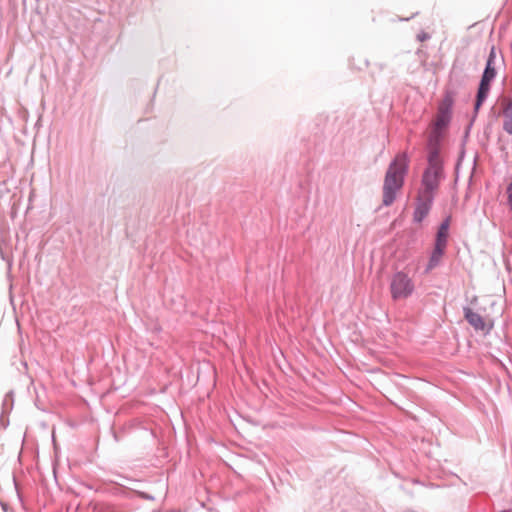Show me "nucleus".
Masks as SVG:
<instances>
[{"instance_id":"6e6552de","label":"nucleus","mask_w":512,"mask_h":512,"mask_svg":"<svg viewBox=\"0 0 512 512\" xmlns=\"http://www.w3.org/2000/svg\"><path fill=\"white\" fill-rule=\"evenodd\" d=\"M495 60H496V48L492 46L486 61V65L482 74V78L494 80L496 77V68H495Z\"/></svg>"},{"instance_id":"1a4fd4ad","label":"nucleus","mask_w":512,"mask_h":512,"mask_svg":"<svg viewBox=\"0 0 512 512\" xmlns=\"http://www.w3.org/2000/svg\"><path fill=\"white\" fill-rule=\"evenodd\" d=\"M503 130L512 135V100H505L502 108Z\"/></svg>"},{"instance_id":"2eb2a0df","label":"nucleus","mask_w":512,"mask_h":512,"mask_svg":"<svg viewBox=\"0 0 512 512\" xmlns=\"http://www.w3.org/2000/svg\"><path fill=\"white\" fill-rule=\"evenodd\" d=\"M140 495H141V497H142V498H144V499H147V500H154V497H153V496H151V495H149V494H147V493L142 492Z\"/></svg>"},{"instance_id":"7ed1b4c3","label":"nucleus","mask_w":512,"mask_h":512,"mask_svg":"<svg viewBox=\"0 0 512 512\" xmlns=\"http://www.w3.org/2000/svg\"><path fill=\"white\" fill-rule=\"evenodd\" d=\"M389 289L392 300H406L415 292V283L408 273L397 271L391 276Z\"/></svg>"},{"instance_id":"39448f33","label":"nucleus","mask_w":512,"mask_h":512,"mask_svg":"<svg viewBox=\"0 0 512 512\" xmlns=\"http://www.w3.org/2000/svg\"><path fill=\"white\" fill-rule=\"evenodd\" d=\"M435 197L433 195H427L418 192L415 209L413 213V221L421 223L429 214Z\"/></svg>"},{"instance_id":"9b49d317","label":"nucleus","mask_w":512,"mask_h":512,"mask_svg":"<svg viewBox=\"0 0 512 512\" xmlns=\"http://www.w3.org/2000/svg\"><path fill=\"white\" fill-rule=\"evenodd\" d=\"M13 405H14L13 392L9 391L8 393L5 394L3 401H2V412L0 415V423L4 426H5L4 418L13 409Z\"/></svg>"},{"instance_id":"4468645a","label":"nucleus","mask_w":512,"mask_h":512,"mask_svg":"<svg viewBox=\"0 0 512 512\" xmlns=\"http://www.w3.org/2000/svg\"><path fill=\"white\" fill-rule=\"evenodd\" d=\"M417 39L419 41L423 42V41L429 39V35L427 33H425V32H422V33L417 35Z\"/></svg>"},{"instance_id":"20e7f679","label":"nucleus","mask_w":512,"mask_h":512,"mask_svg":"<svg viewBox=\"0 0 512 512\" xmlns=\"http://www.w3.org/2000/svg\"><path fill=\"white\" fill-rule=\"evenodd\" d=\"M454 104V98L452 93L446 92L444 98L438 106L436 119L433 123V128L437 130H443L448 127L452 118V108Z\"/></svg>"},{"instance_id":"0eeeda50","label":"nucleus","mask_w":512,"mask_h":512,"mask_svg":"<svg viewBox=\"0 0 512 512\" xmlns=\"http://www.w3.org/2000/svg\"><path fill=\"white\" fill-rule=\"evenodd\" d=\"M464 317L466 321L477 331H484L486 329V323L483 319V317L477 313L474 312L469 307L463 308Z\"/></svg>"},{"instance_id":"f8f14e48","label":"nucleus","mask_w":512,"mask_h":512,"mask_svg":"<svg viewBox=\"0 0 512 512\" xmlns=\"http://www.w3.org/2000/svg\"><path fill=\"white\" fill-rule=\"evenodd\" d=\"M446 247L435 245L434 250L430 256L426 271L434 269L440 262Z\"/></svg>"},{"instance_id":"dca6fc26","label":"nucleus","mask_w":512,"mask_h":512,"mask_svg":"<svg viewBox=\"0 0 512 512\" xmlns=\"http://www.w3.org/2000/svg\"><path fill=\"white\" fill-rule=\"evenodd\" d=\"M482 103H479L478 104V97H476V101H475V106H474V110L475 112H477L479 110V108L481 107Z\"/></svg>"},{"instance_id":"9d476101","label":"nucleus","mask_w":512,"mask_h":512,"mask_svg":"<svg viewBox=\"0 0 512 512\" xmlns=\"http://www.w3.org/2000/svg\"><path fill=\"white\" fill-rule=\"evenodd\" d=\"M448 228H449V218L445 219L441 223V225L437 231L435 245L446 247L447 238H448Z\"/></svg>"},{"instance_id":"f3484780","label":"nucleus","mask_w":512,"mask_h":512,"mask_svg":"<svg viewBox=\"0 0 512 512\" xmlns=\"http://www.w3.org/2000/svg\"><path fill=\"white\" fill-rule=\"evenodd\" d=\"M1 505H2L3 510L6 511L7 510V504L2 503Z\"/></svg>"},{"instance_id":"f257e3e1","label":"nucleus","mask_w":512,"mask_h":512,"mask_svg":"<svg viewBox=\"0 0 512 512\" xmlns=\"http://www.w3.org/2000/svg\"><path fill=\"white\" fill-rule=\"evenodd\" d=\"M408 170V158L405 153L398 154L389 164L383 184V205L390 206L396 199L397 192L404 184Z\"/></svg>"},{"instance_id":"ddd939ff","label":"nucleus","mask_w":512,"mask_h":512,"mask_svg":"<svg viewBox=\"0 0 512 512\" xmlns=\"http://www.w3.org/2000/svg\"><path fill=\"white\" fill-rule=\"evenodd\" d=\"M491 82H492V80L485 79V78L481 77L479 87H478L477 96H476V97H478V104L483 103L486 100L488 93L490 91Z\"/></svg>"},{"instance_id":"423d86ee","label":"nucleus","mask_w":512,"mask_h":512,"mask_svg":"<svg viewBox=\"0 0 512 512\" xmlns=\"http://www.w3.org/2000/svg\"><path fill=\"white\" fill-rule=\"evenodd\" d=\"M444 136L443 130H437L432 127V130L428 137V156L427 159H431L432 155L435 160H442L440 156V146Z\"/></svg>"},{"instance_id":"f03ea898","label":"nucleus","mask_w":512,"mask_h":512,"mask_svg":"<svg viewBox=\"0 0 512 512\" xmlns=\"http://www.w3.org/2000/svg\"><path fill=\"white\" fill-rule=\"evenodd\" d=\"M444 178L443 160H435L432 155L431 159H427V167L422 174L421 189L419 192L435 197V192Z\"/></svg>"}]
</instances>
